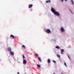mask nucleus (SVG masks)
<instances>
[{"mask_svg":"<svg viewBox=\"0 0 74 74\" xmlns=\"http://www.w3.org/2000/svg\"><path fill=\"white\" fill-rule=\"evenodd\" d=\"M68 56V57L70 59V57H69V56Z\"/></svg>","mask_w":74,"mask_h":74,"instance_id":"nucleus-24","label":"nucleus"},{"mask_svg":"<svg viewBox=\"0 0 74 74\" xmlns=\"http://www.w3.org/2000/svg\"><path fill=\"white\" fill-rule=\"evenodd\" d=\"M56 48H57V49H59V48H60V47H59L58 46H56Z\"/></svg>","mask_w":74,"mask_h":74,"instance_id":"nucleus-12","label":"nucleus"},{"mask_svg":"<svg viewBox=\"0 0 74 74\" xmlns=\"http://www.w3.org/2000/svg\"><path fill=\"white\" fill-rule=\"evenodd\" d=\"M64 65H65V66H66V67H67V65H66V62L64 63Z\"/></svg>","mask_w":74,"mask_h":74,"instance_id":"nucleus-19","label":"nucleus"},{"mask_svg":"<svg viewBox=\"0 0 74 74\" xmlns=\"http://www.w3.org/2000/svg\"><path fill=\"white\" fill-rule=\"evenodd\" d=\"M32 74H34L33 73H32Z\"/></svg>","mask_w":74,"mask_h":74,"instance_id":"nucleus-29","label":"nucleus"},{"mask_svg":"<svg viewBox=\"0 0 74 74\" xmlns=\"http://www.w3.org/2000/svg\"><path fill=\"white\" fill-rule=\"evenodd\" d=\"M23 59H24V58H25V56H24V55H23Z\"/></svg>","mask_w":74,"mask_h":74,"instance_id":"nucleus-20","label":"nucleus"},{"mask_svg":"<svg viewBox=\"0 0 74 74\" xmlns=\"http://www.w3.org/2000/svg\"><path fill=\"white\" fill-rule=\"evenodd\" d=\"M38 59L39 60H40V62H41V58H40V57H38Z\"/></svg>","mask_w":74,"mask_h":74,"instance_id":"nucleus-15","label":"nucleus"},{"mask_svg":"<svg viewBox=\"0 0 74 74\" xmlns=\"http://www.w3.org/2000/svg\"><path fill=\"white\" fill-rule=\"evenodd\" d=\"M17 74H19V73L18 72V73H17Z\"/></svg>","mask_w":74,"mask_h":74,"instance_id":"nucleus-27","label":"nucleus"},{"mask_svg":"<svg viewBox=\"0 0 74 74\" xmlns=\"http://www.w3.org/2000/svg\"><path fill=\"white\" fill-rule=\"evenodd\" d=\"M36 56H37V57H38V54L37 53H36Z\"/></svg>","mask_w":74,"mask_h":74,"instance_id":"nucleus-18","label":"nucleus"},{"mask_svg":"<svg viewBox=\"0 0 74 74\" xmlns=\"http://www.w3.org/2000/svg\"><path fill=\"white\" fill-rule=\"evenodd\" d=\"M37 66L38 67V68H40V65L38 64H37Z\"/></svg>","mask_w":74,"mask_h":74,"instance_id":"nucleus-13","label":"nucleus"},{"mask_svg":"<svg viewBox=\"0 0 74 74\" xmlns=\"http://www.w3.org/2000/svg\"><path fill=\"white\" fill-rule=\"evenodd\" d=\"M47 62L48 63H51V60H50V59H48L47 60Z\"/></svg>","mask_w":74,"mask_h":74,"instance_id":"nucleus-9","label":"nucleus"},{"mask_svg":"<svg viewBox=\"0 0 74 74\" xmlns=\"http://www.w3.org/2000/svg\"><path fill=\"white\" fill-rule=\"evenodd\" d=\"M56 55H57V57H58V58H60V56L59 55L57 54Z\"/></svg>","mask_w":74,"mask_h":74,"instance_id":"nucleus-11","label":"nucleus"},{"mask_svg":"<svg viewBox=\"0 0 74 74\" xmlns=\"http://www.w3.org/2000/svg\"><path fill=\"white\" fill-rule=\"evenodd\" d=\"M26 63H27V62L26 61V60H23V64H26Z\"/></svg>","mask_w":74,"mask_h":74,"instance_id":"nucleus-5","label":"nucleus"},{"mask_svg":"<svg viewBox=\"0 0 74 74\" xmlns=\"http://www.w3.org/2000/svg\"><path fill=\"white\" fill-rule=\"evenodd\" d=\"M61 52H64V50L63 49H61Z\"/></svg>","mask_w":74,"mask_h":74,"instance_id":"nucleus-17","label":"nucleus"},{"mask_svg":"<svg viewBox=\"0 0 74 74\" xmlns=\"http://www.w3.org/2000/svg\"><path fill=\"white\" fill-rule=\"evenodd\" d=\"M10 37H12V38H15V37L14 36V35H10Z\"/></svg>","mask_w":74,"mask_h":74,"instance_id":"nucleus-8","label":"nucleus"},{"mask_svg":"<svg viewBox=\"0 0 74 74\" xmlns=\"http://www.w3.org/2000/svg\"><path fill=\"white\" fill-rule=\"evenodd\" d=\"M65 1H67V0H64Z\"/></svg>","mask_w":74,"mask_h":74,"instance_id":"nucleus-26","label":"nucleus"},{"mask_svg":"<svg viewBox=\"0 0 74 74\" xmlns=\"http://www.w3.org/2000/svg\"><path fill=\"white\" fill-rule=\"evenodd\" d=\"M33 7V5L32 4H29V5L28 7L29 8H31L32 7Z\"/></svg>","mask_w":74,"mask_h":74,"instance_id":"nucleus-4","label":"nucleus"},{"mask_svg":"<svg viewBox=\"0 0 74 74\" xmlns=\"http://www.w3.org/2000/svg\"><path fill=\"white\" fill-rule=\"evenodd\" d=\"M51 1L50 0L46 1V3H51Z\"/></svg>","mask_w":74,"mask_h":74,"instance_id":"nucleus-7","label":"nucleus"},{"mask_svg":"<svg viewBox=\"0 0 74 74\" xmlns=\"http://www.w3.org/2000/svg\"><path fill=\"white\" fill-rule=\"evenodd\" d=\"M61 30L62 33L64 32L65 31L64 29V28L62 27H61Z\"/></svg>","mask_w":74,"mask_h":74,"instance_id":"nucleus-3","label":"nucleus"},{"mask_svg":"<svg viewBox=\"0 0 74 74\" xmlns=\"http://www.w3.org/2000/svg\"><path fill=\"white\" fill-rule=\"evenodd\" d=\"M51 10V12H53L55 15H57V16H58L60 15L59 13L58 12H56V11L53 8H52Z\"/></svg>","mask_w":74,"mask_h":74,"instance_id":"nucleus-1","label":"nucleus"},{"mask_svg":"<svg viewBox=\"0 0 74 74\" xmlns=\"http://www.w3.org/2000/svg\"><path fill=\"white\" fill-rule=\"evenodd\" d=\"M53 74H55V73H54Z\"/></svg>","mask_w":74,"mask_h":74,"instance_id":"nucleus-28","label":"nucleus"},{"mask_svg":"<svg viewBox=\"0 0 74 74\" xmlns=\"http://www.w3.org/2000/svg\"><path fill=\"white\" fill-rule=\"evenodd\" d=\"M53 62H54V63H56V61L54 60H53Z\"/></svg>","mask_w":74,"mask_h":74,"instance_id":"nucleus-21","label":"nucleus"},{"mask_svg":"<svg viewBox=\"0 0 74 74\" xmlns=\"http://www.w3.org/2000/svg\"><path fill=\"white\" fill-rule=\"evenodd\" d=\"M46 32L47 33V34H49V33H51V30L49 29H46Z\"/></svg>","mask_w":74,"mask_h":74,"instance_id":"nucleus-2","label":"nucleus"},{"mask_svg":"<svg viewBox=\"0 0 74 74\" xmlns=\"http://www.w3.org/2000/svg\"><path fill=\"white\" fill-rule=\"evenodd\" d=\"M22 47L24 48V49H26V47H25V46L24 45H23L22 46Z\"/></svg>","mask_w":74,"mask_h":74,"instance_id":"nucleus-14","label":"nucleus"},{"mask_svg":"<svg viewBox=\"0 0 74 74\" xmlns=\"http://www.w3.org/2000/svg\"><path fill=\"white\" fill-rule=\"evenodd\" d=\"M8 50L9 52H11V48L10 47L8 48Z\"/></svg>","mask_w":74,"mask_h":74,"instance_id":"nucleus-6","label":"nucleus"},{"mask_svg":"<svg viewBox=\"0 0 74 74\" xmlns=\"http://www.w3.org/2000/svg\"><path fill=\"white\" fill-rule=\"evenodd\" d=\"M71 2L72 3V4L74 5V2H73V0H71Z\"/></svg>","mask_w":74,"mask_h":74,"instance_id":"nucleus-16","label":"nucleus"},{"mask_svg":"<svg viewBox=\"0 0 74 74\" xmlns=\"http://www.w3.org/2000/svg\"><path fill=\"white\" fill-rule=\"evenodd\" d=\"M10 52V54L11 55H14V53L13 52H12L11 51Z\"/></svg>","mask_w":74,"mask_h":74,"instance_id":"nucleus-10","label":"nucleus"},{"mask_svg":"<svg viewBox=\"0 0 74 74\" xmlns=\"http://www.w3.org/2000/svg\"><path fill=\"white\" fill-rule=\"evenodd\" d=\"M61 1L62 2H63V0H61Z\"/></svg>","mask_w":74,"mask_h":74,"instance_id":"nucleus-25","label":"nucleus"},{"mask_svg":"<svg viewBox=\"0 0 74 74\" xmlns=\"http://www.w3.org/2000/svg\"><path fill=\"white\" fill-rule=\"evenodd\" d=\"M61 53L62 54H63V52H62V51H61Z\"/></svg>","mask_w":74,"mask_h":74,"instance_id":"nucleus-23","label":"nucleus"},{"mask_svg":"<svg viewBox=\"0 0 74 74\" xmlns=\"http://www.w3.org/2000/svg\"><path fill=\"white\" fill-rule=\"evenodd\" d=\"M70 11L71 12L72 14H73V12H71V10H70Z\"/></svg>","mask_w":74,"mask_h":74,"instance_id":"nucleus-22","label":"nucleus"}]
</instances>
